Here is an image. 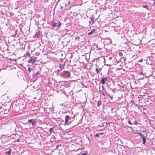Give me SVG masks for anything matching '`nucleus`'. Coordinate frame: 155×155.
Here are the masks:
<instances>
[{
    "mask_svg": "<svg viewBox=\"0 0 155 155\" xmlns=\"http://www.w3.org/2000/svg\"><path fill=\"white\" fill-rule=\"evenodd\" d=\"M37 59V58L35 57H31L30 59L28 61V62L33 64L35 63Z\"/></svg>",
    "mask_w": 155,
    "mask_h": 155,
    "instance_id": "nucleus-1",
    "label": "nucleus"
},
{
    "mask_svg": "<svg viewBox=\"0 0 155 155\" xmlns=\"http://www.w3.org/2000/svg\"><path fill=\"white\" fill-rule=\"evenodd\" d=\"M28 121L29 123L32 124V126L34 125L36 122L35 120L33 119H31L28 120Z\"/></svg>",
    "mask_w": 155,
    "mask_h": 155,
    "instance_id": "nucleus-2",
    "label": "nucleus"
},
{
    "mask_svg": "<svg viewBox=\"0 0 155 155\" xmlns=\"http://www.w3.org/2000/svg\"><path fill=\"white\" fill-rule=\"evenodd\" d=\"M61 25V23L59 22V21H58V23H54V25H53V27H54L56 26H57L58 28H59L60 27Z\"/></svg>",
    "mask_w": 155,
    "mask_h": 155,
    "instance_id": "nucleus-3",
    "label": "nucleus"
},
{
    "mask_svg": "<svg viewBox=\"0 0 155 155\" xmlns=\"http://www.w3.org/2000/svg\"><path fill=\"white\" fill-rule=\"evenodd\" d=\"M65 124H67L68 123V120L69 119V117L68 115H66L65 116Z\"/></svg>",
    "mask_w": 155,
    "mask_h": 155,
    "instance_id": "nucleus-4",
    "label": "nucleus"
},
{
    "mask_svg": "<svg viewBox=\"0 0 155 155\" xmlns=\"http://www.w3.org/2000/svg\"><path fill=\"white\" fill-rule=\"evenodd\" d=\"M70 73L68 71H64V73H63V75H66L68 77L70 76Z\"/></svg>",
    "mask_w": 155,
    "mask_h": 155,
    "instance_id": "nucleus-5",
    "label": "nucleus"
},
{
    "mask_svg": "<svg viewBox=\"0 0 155 155\" xmlns=\"http://www.w3.org/2000/svg\"><path fill=\"white\" fill-rule=\"evenodd\" d=\"M95 31V29H93L90 32L88 33V34L89 35H90L93 32H94V31Z\"/></svg>",
    "mask_w": 155,
    "mask_h": 155,
    "instance_id": "nucleus-6",
    "label": "nucleus"
},
{
    "mask_svg": "<svg viewBox=\"0 0 155 155\" xmlns=\"http://www.w3.org/2000/svg\"><path fill=\"white\" fill-rule=\"evenodd\" d=\"M53 127H52V128H51L50 129L49 131L50 133V134H51V132L53 131Z\"/></svg>",
    "mask_w": 155,
    "mask_h": 155,
    "instance_id": "nucleus-7",
    "label": "nucleus"
},
{
    "mask_svg": "<svg viewBox=\"0 0 155 155\" xmlns=\"http://www.w3.org/2000/svg\"><path fill=\"white\" fill-rule=\"evenodd\" d=\"M105 81L104 80V79L103 78H102L101 79V82L103 84H104Z\"/></svg>",
    "mask_w": 155,
    "mask_h": 155,
    "instance_id": "nucleus-8",
    "label": "nucleus"
},
{
    "mask_svg": "<svg viewBox=\"0 0 155 155\" xmlns=\"http://www.w3.org/2000/svg\"><path fill=\"white\" fill-rule=\"evenodd\" d=\"M143 144H145V142H146V139L145 138H143Z\"/></svg>",
    "mask_w": 155,
    "mask_h": 155,
    "instance_id": "nucleus-9",
    "label": "nucleus"
},
{
    "mask_svg": "<svg viewBox=\"0 0 155 155\" xmlns=\"http://www.w3.org/2000/svg\"><path fill=\"white\" fill-rule=\"evenodd\" d=\"M103 78L104 79V80L105 81H108V78L107 77H103Z\"/></svg>",
    "mask_w": 155,
    "mask_h": 155,
    "instance_id": "nucleus-10",
    "label": "nucleus"
},
{
    "mask_svg": "<svg viewBox=\"0 0 155 155\" xmlns=\"http://www.w3.org/2000/svg\"><path fill=\"white\" fill-rule=\"evenodd\" d=\"M10 151H11V149H10L8 151L6 152V154H8L9 155H10Z\"/></svg>",
    "mask_w": 155,
    "mask_h": 155,
    "instance_id": "nucleus-11",
    "label": "nucleus"
},
{
    "mask_svg": "<svg viewBox=\"0 0 155 155\" xmlns=\"http://www.w3.org/2000/svg\"><path fill=\"white\" fill-rule=\"evenodd\" d=\"M140 137L141 138H142V139H143V137L145 138L143 134H141V135H140Z\"/></svg>",
    "mask_w": 155,
    "mask_h": 155,
    "instance_id": "nucleus-12",
    "label": "nucleus"
},
{
    "mask_svg": "<svg viewBox=\"0 0 155 155\" xmlns=\"http://www.w3.org/2000/svg\"><path fill=\"white\" fill-rule=\"evenodd\" d=\"M140 137L141 138H142V139H143V137L145 138L143 134H141V135H140Z\"/></svg>",
    "mask_w": 155,
    "mask_h": 155,
    "instance_id": "nucleus-13",
    "label": "nucleus"
},
{
    "mask_svg": "<svg viewBox=\"0 0 155 155\" xmlns=\"http://www.w3.org/2000/svg\"><path fill=\"white\" fill-rule=\"evenodd\" d=\"M140 137L141 138H142V139H143V137L145 138L143 134H141V135H140Z\"/></svg>",
    "mask_w": 155,
    "mask_h": 155,
    "instance_id": "nucleus-14",
    "label": "nucleus"
},
{
    "mask_svg": "<svg viewBox=\"0 0 155 155\" xmlns=\"http://www.w3.org/2000/svg\"><path fill=\"white\" fill-rule=\"evenodd\" d=\"M91 20L92 21H93L92 23H93L94 22V18L92 17H91Z\"/></svg>",
    "mask_w": 155,
    "mask_h": 155,
    "instance_id": "nucleus-15",
    "label": "nucleus"
},
{
    "mask_svg": "<svg viewBox=\"0 0 155 155\" xmlns=\"http://www.w3.org/2000/svg\"><path fill=\"white\" fill-rule=\"evenodd\" d=\"M28 70L29 72H31V68H30V67H28Z\"/></svg>",
    "mask_w": 155,
    "mask_h": 155,
    "instance_id": "nucleus-16",
    "label": "nucleus"
},
{
    "mask_svg": "<svg viewBox=\"0 0 155 155\" xmlns=\"http://www.w3.org/2000/svg\"><path fill=\"white\" fill-rule=\"evenodd\" d=\"M122 55H123V53L122 52H120L119 53V56L120 57H121Z\"/></svg>",
    "mask_w": 155,
    "mask_h": 155,
    "instance_id": "nucleus-17",
    "label": "nucleus"
},
{
    "mask_svg": "<svg viewBox=\"0 0 155 155\" xmlns=\"http://www.w3.org/2000/svg\"><path fill=\"white\" fill-rule=\"evenodd\" d=\"M99 134H95V137H98L99 136Z\"/></svg>",
    "mask_w": 155,
    "mask_h": 155,
    "instance_id": "nucleus-18",
    "label": "nucleus"
},
{
    "mask_svg": "<svg viewBox=\"0 0 155 155\" xmlns=\"http://www.w3.org/2000/svg\"><path fill=\"white\" fill-rule=\"evenodd\" d=\"M143 7L144 8H146L147 7V5H143Z\"/></svg>",
    "mask_w": 155,
    "mask_h": 155,
    "instance_id": "nucleus-19",
    "label": "nucleus"
},
{
    "mask_svg": "<svg viewBox=\"0 0 155 155\" xmlns=\"http://www.w3.org/2000/svg\"><path fill=\"white\" fill-rule=\"evenodd\" d=\"M96 71L97 73H99V70H98V69L97 68H96Z\"/></svg>",
    "mask_w": 155,
    "mask_h": 155,
    "instance_id": "nucleus-20",
    "label": "nucleus"
},
{
    "mask_svg": "<svg viewBox=\"0 0 155 155\" xmlns=\"http://www.w3.org/2000/svg\"><path fill=\"white\" fill-rule=\"evenodd\" d=\"M128 123H129V124H130V125H132V124H132V123L130 121H128Z\"/></svg>",
    "mask_w": 155,
    "mask_h": 155,
    "instance_id": "nucleus-21",
    "label": "nucleus"
},
{
    "mask_svg": "<svg viewBox=\"0 0 155 155\" xmlns=\"http://www.w3.org/2000/svg\"><path fill=\"white\" fill-rule=\"evenodd\" d=\"M143 59H141L139 60V61H138V62H142V61H143Z\"/></svg>",
    "mask_w": 155,
    "mask_h": 155,
    "instance_id": "nucleus-22",
    "label": "nucleus"
},
{
    "mask_svg": "<svg viewBox=\"0 0 155 155\" xmlns=\"http://www.w3.org/2000/svg\"><path fill=\"white\" fill-rule=\"evenodd\" d=\"M16 141L17 142H19L20 141V140L19 139H17L16 140Z\"/></svg>",
    "mask_w": 155,
    "mask_h": 155,
    "instance_id": "nucleus-23",
    "label": "nucleus"
},
{
    "mask_svg": "<svg viewBox=\"0 0 155 155\" xmlns=\"http://www.w3.org/2000/svg\"><path fill=\"white\" fill-rule=\"evenodd\" d=\"M140 75L143 74V73L142 72H140Z\"/></svg>",
    "mask_w": 155,
    "mask_h": 155,
    "instance_id": "nucleus-24",
    "label": "nucleus"
},
{
    "mask_svg": "<svg viewBox=\"0 0 155 155\" xmlns=\"http://www.w3.org/2000/svg\"><path fill=\"white\" fill-rule=\"evenodd\" d=\"M138 134L140 136V135H141L142 133L139 132L138 133Z\"/></svg>",
    "mask_w": 155,
    "mask_h": 155,
    "instance_id": "nucleus-25",
    "label": "nucleus"
},
{
    "mask_svg": "<svg viewBox=\"0 0 155 155\" xmlns=\"http://www.w3.org/2000/svg\"><path fill=\"white\" fill-rule=\"evenodd\" d=\"M81 155H87L85 153H82Z\"/></svg>",
    "mask_w": 155,
    "mask_h": 155,
    "instance_id": "nucleus-26",
    "label": "nucleus"
},
{
    "mask_svg": "<svg viewBox=\"0 0 155 155\" xmlns=\"http://www.w3.org/2000/svg\"><path fill=\"white\" fill-rule=\"evenodd\" d=\"M59 67H60V68H61V64H60Z\"/></svg>",
    "mask_w": 155,
    "mask_h": 155,
    "instance_id": "nucleus-27",
    "label": "nucleus"
},
{
    "mask_svg": "<svg viewBox=\"0 0 155 155\" xmlns=\"http://www.w3.org/2000/svg\"><path fill=\"white\" fill-rule=\"evenodd\" d=\"M27 54L28 55V56H29L30 55V54L29 52L28 53H27Z\"/></svg>",
    "mask_w": 155,
    "mask_h": 155,
    "instance_id": "nucleus-28",
    "label": "nucleus"
},
{
    "mask_svg": "<svg viewBox=\"0 0 155 155\" xmlns=\"http://www.w3.org/2000/svg\"><path fill=\"white\" fill-rule=\"evenodd\" d=\"M100 104L98 103V104H97V106H99Z\"/></svg>",
    "mask_w": 155,
    "mask_h": 155,
    "instance_id": "nucleus-29",
    "label": "nucleus"
},
{
    "mask_svg": "<svg viewBox=\"0 0 155 155\" xmlns=\"http://www.w3.org/2000/svg\"><path fill=\"white\" fill-rule=\"evenodd\" d=\"M104 134L103 133H100L99 134Z\"/></svg>",
    "mask_w": 155,
    "mask_h": 155,
    "instance_id": "nucleus-30",
    "label": "nucleus"
},
{
    "mask_svg": "<svg viewBox=\"0 0 155 155\" xmlns=\"http://www.w3.org/2000/svg\"><path fill=\"white\" fill-rule=\"evenodd\" d=\"M101 68H100V70H101Z\"/></svg>",
    "mask_w": 155,
    "mask_h": 155,
    "instance_id": "nucleus-31",
    "label": "nucleus"
},
{
    "mask_svg": "<svg viewBox=\"0 0 155 155\" xmlns=\"http://www.w3.org/2000/svg\"><path fill=\"white\" fill-rule=\"evenodd\" d=\"M154 4L155 5V2H154Z\"/></svg>",
    "mask_w": 155,
    "mask_h": 155,
    "instance_id": "nucleus-32",
    "label": "nucleus"
},
{
    "mask_svg": "<svg viewBox=\"0 0 155 155\" xmlns=\"http://www.w3.org/2000/svg\"><path fill=\"white\" fill-rule=\"evenodd\" d=\"M37 35V34H36H36H35V35Z\"/></svg>",
    "mask_w": 155,
    "mask_h": 155,
    "instance_id": "nucleus-33",
    "label": "nucleus"
},
{
    "mask_svg": "<svg viewBox=\"0 0 155 155\" xmlns=\"http://www.w3.org/2000/svg\"><path fill=\"white\" fill-rule=\"evenodd\" d=\"M37 35V34H36H36H35V35Z\"/></svg>",
    "mask_w": 155,
    "mask_h": 155,
    "instance_id": "nucleus-34",
    "label": "nucleus"
}]
</instances>
